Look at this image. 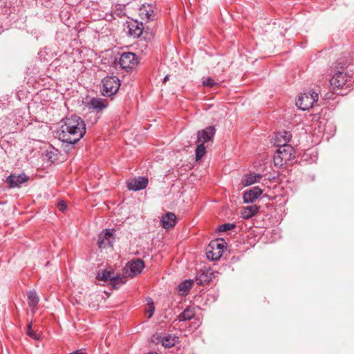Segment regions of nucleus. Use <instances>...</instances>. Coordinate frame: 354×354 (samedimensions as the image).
Masks as SVG:
<instances>
[{
  "mask_svg": "<svg viewBox=\"0 0 354 354\" xmlns=\"http://www.w3.org/2000/svg\"><path fill=\"white\" fill-rule=\"evenodd\" d=\"M62 124L57 131V138L65 147H73L86 133L84 121L78 115H73L62 120Z\"/></svg>",
  "mask_w": 354,
  "mask_h": 354,
  "instance_id": "obj_1",
  "label": "nucleus"
},
{
  "mask_svg": "<svg viewBox=\"0 0 354 354\" xmlns=\"http://www.w3.org/2000/svg\"><path fill=\"white\" fill-rule=\"evenodd\" d=\"M280 136H283L284 140L281 143L279 142H274V145L279 148L273 158L274 165L278 167L287 164L295 157L294 148L288 144L291 138V134L288 131H283L278 136V138Z\"/></svg>",
  "mask_w": 354,
  "mask_h": 354,
  "instance_id": "obj_2",
  "label": "nucleus"
},
{
  "mask_svg": "<svg viewBox=\"0 0 354 354\" xmlns=\"http://www.w3.org/2000/svg\"><path fill=\"white\" fill-rule=\"evenodd\" d=\"M338 65H342L339 68L341 71H337L330 80V86L333 90L346 88H348L351 85V77L348 73V68L352 70V64H346L339 62Z\"/></svg>",
  "mask_w": 354,
  "mask_h": 354,
  "instance_id": "obj_3",
  "label": "nucleus"
},
{
  "mask_svg": "<svg viewBox=\"0 0 354 354\" xmlns=\"http://www.w3.org/2000/svg\"><path fill=\"white\" fill-rule=\"evenodd\" d=\"M120 80L115 76H106L102 80L100 92L104 97H112L118 91Z\"/></svg>",
  "mask_w": 354,
  "mask_h": 354,
  "instance_id": "obj_4",
  "label": "nucleus"
},
{
  "mask_svg": "<svg viewBox=\"0 0 354 354\" xmlns=\"http://www.w3.org/2000/svg\"><path fill=\"white\" fill-rule=\"evenodd\" d=\"M318 92L310 90L301 93L296 100L295 104L298 109L306 111L313 107V104L318 101Z\"/></svg>",
  "mask_w": 354,
  "mask_h": 354,
  "instance_id": "obj_5",
  "label": "nucleus"
},
{
  "mask_svg": "<svg viewBox=\"0 0 354 354\" xmlns=\"http://www.w3.org/2000/svg\"><path fill=\"white\" fill-rule=\"evenodd\" d=\"M145 268L143 260L137 259L131 261H129L123 268L124 274L129 277H133L140 274Z\"/></svg>",
  "mask_w": 354,
  "mask_h": 354,
  "instance_id": "obj_6",
  "label": "nucleus"
},
{
  "mask_svg": "<svg viewBox=\"0 0 354 354\" xmlns=\"http://www.w3.org/2000/svg\"><path fill=\"white\" fill-rule=\"evenodd\" d=\"M137 64L136 55L131 52L123 53L120 57L119 64L122 69L132 68Z\"/></svg>",
  "mask_w": 354,
  "mask_h": 354,
  "instance_id": "obj_7",
  "label": "nucleus"
},
{
  "mask_svg": "<svg viewBox=\"0 0 354 354\" xmlns=\"http://www.w3.org/2000/svg\"><path fill=\"white\" fill-rule=\"evenodd\" d=\"M148 179L139 176L127 181V188L129 190L139 191L145 189L148 185Z\"/></svg>",
  "mask_w": 354,
  "mask_h": 354,
  "instance_id": "obj_8",
  "label": "nucleus"
},
{
  "mask_svg": "<svg viewBox=\"0 0 354 354\" xmlns=\"http://www.w3.org/2000/svg\"><path fill=\"white\" fill-rule=\"evenodd\" d=\"M216 129L213 126H209L207 128L198 131L197 133V142L205 144L209 142L214 136Z\"/></svg>",
  "mask_w": 354,
  "mask_h": 354,
  "instance_id": "obj_9",
  "label": "nucleus"
},
{
  "mask_svg": "<svg viewBox=\"0 0 354 354\" xmlns=\"http://www.w3.org/2000/svg\"><path fill=\"white\" fill-rule=\"evenodd\" d=\"M113 240V234L109 230H105L99 234L97 245L100 248H106L111 245Z\"/></svg>",
  "mask_w": 354,
  "mask_h": 354,
  "instance_id": "obj_10",
  "label": "nucleus"
},
{
  "mask_svg": "<svg viewBox=\"0 0 354 354\" xmlns=\"http://www.w3.org/2000/svg\"><path fill=\"white\" fill-rule=\"evenodd\" d=\"M262 189L259 187H254L252 189L245 191L243 196L244 203H253L262 194Z\"/></svg>",
  "mask_w": 354,
  "mask_h": 354,
  "instance_id": "obj_11",
  "label": "nucleus"
},
{
  "mask_svg": "<svg viewBox=\"0 0 354 354\" xmlns=\"http://www.w3.org/2000/svg\"><path fill=\"white\" fill-rule=\"evenodd\" d=\"M28 178L25 174L15 176L13 174L7 177L6 182L9 184V187L14 188L20 186L22 183L26 182Z\"/></svg>",
  "mask_w": 354,
  "mask_h": 354,
  "instance_id": "obj_12",
  "label": "nucleus"
},
{
  "mask_svg": "<svg viewBox=\"0 0 354 354\" xmlns=\"http://www.w3.org/2000/svg\"><path fill=\"white\" fill-rule=\"evenodd\" d=\"M176 223V216L174 213L168 212L162 216L161 225L165 229L173 227Z\"/></svg>",
  "mask_w": 354,
  "mask_h": 354,
  "instance_id": "obj_13",
  "label": "nucleus"
},
{
  "mask_svg": "<svg viewBox=\"0 0 354 354\" xmlns=\"http://www.w3.org/2000/svg\"><path fill=\"white\" fill-rule=\"evenodd\" d=\"M129 33L133 37H140L142 34L143 24L138 21H133L128 24Z\"/></svg>",
  "mask_w": 354,
  "mask_h": 354,
  "instance_id": "obj_14",
  "label": "nucleus"
},
{
  "mask_svg": "<svg viewBox=\"0 0 354 354\" xmlns=\"http://www.w3.org/2000/svg\"><path fill=\"white\" fill-rule=\"evenodd\" d=\"M213 272L210 269L207 270H201V273L196 277V281L198 285L203 286L209 283L212 279Z\"/></svg>",
  "mask_w": 354,
  "mask_h": 354,
  "instance_id": "obj_15",
  "label": "nucleus"
},
{
  "mask_svg": "<svg viewBox=\"0 0 354 354\" xmlns=\"http://www.w3.org/2000/svg\"><path fill=\"white\" fill-rule=\"evenodd\" d=\"M259 211V207L257 205H250L245 207L241 211V217L243 219H249L257 214Z\"/></svg>",
  "mask_w": 354,
  "mask_h": 354,
  "instance_id": "obj_16",
  "label": "nucleus"
},
{
  "mask_svg": "<svg viewBox=\"0 0 354 354\" xmlns=\"http://www.w3.org/2000/svg\"><path fill=\"white\" fill-rule=\"evenodd\" d=\"M261 178V176L260 174H247L243 176L241 180V184L244 187L250 186L253 183L259 182Z\"/></svg>",
  "mask_w": 354,
  "mask_h": 354,
  "instance_id": "obj_17",
  "label": "nucleus"
},
{
  "mask_svg": "<svg viewBox=\"0 0 354 354\" xmlns=\"http://www.w3.org/2000/svg\"><path fill=\"white\" fill-rule=\"evenodd\" d=\"M104 100L101 98L93 97L88 102L90 109H93L97 111H100L106 107Z\"/></svg>",
  "mask_w": 354,
  "mask_h": 354,
  "instance_id": "obj_18",
  "label": "nucleus"
},
{
  "mask_svg": "<svg viewBox=\"0 0 354 354\" xmlns=\"http://www.w3.org/2000/svg\"><path fill=\"white\" fill-rule=\"evenodd\" d=\"M28 301L32 313H35L37 306L39 303V298L35 290H30L27 293Z\"/></svg>",
  "mask_w": 354,
  "mask_h": 354,
  "instance_id": "obj_19",
  "label": "nucleus"
},
{
  "mask_svg": "<svg viewBox=\"0 0 354 354\" xmlns=\"http://www.w3.org/2000/svg\"><path fill=\"white\" fill-rule=\"evenodd\" d=\"M115 273L113 271L104 270L101 272H99L97 274V278L99 280L106 282L117 280L115 278H113Z\"/></svg>",
  "mask_w": 354,
  "mask_h": 354,
  "instance_id": "obj_20",
  "label": "nucleus"
},
{
  "mask_svg": "<svg viewBox=\"0 0 354 354\" xmlns=\"http://www.w3.org/2000/svg\"><path fill=\"white\" fill-rule=\"evenodd\" d=\"M195 315L194 309L188 307L185 308L178 316V319L179 322H185L192 319Z\"/></svg>",
  "mask_w": 354,
  "mask_h": 354,
  "instance_id": "obj_21",
  "label": "nucleus"
},
{
  "mask_svg": "<svg viewBox=\"0 0 354 354\" xmlns=\"http://www.w3.org/2000/svg\"><path fill=\"white\" fill-rule=\"evenodd\" d=\"M194 282L192 280H185L180 283L178 286V290L181 295H187L192 288Z\"/></svg>",
  "mask_w": 354,
  "mask_h": 354,
  "instance_id": "obj_22",
  "label": "nucleus"
},
{
  "mask_svg": "<svg viewBox=\"0 0 354 354\" xmlns=\"http://www.w3.org/2000/svg\"><path fill=\"white\" fill-rule=\"evenodd\" d=\"M176 339L178 337L175 335H169L165 336L162 339V345L165 348H171L175 345Z\"/></svg>",
  "mask_w": 354,
  "mask_h": 354,
  "instance_id": "obj_23",
  "label": "nucleus"
},
{
  "mask_svg": "<svg viewBox=\"0 0 354 354\" xmlns=\"http://www.w3.org/2000/svg\"><path fill=\"white\" fill-rule=\"evenodd\" d=\"M197 147L195 150V156L196 160H199L202 158V157L206 153V149L205 147V144L198 142Z\"/></svg>",
  "mask_w": 354,
  "mask_h": 354,
  "instance_id": "obj_24",
  "label": "nucleus"
},
{
  "mask_svg": "<svg viewBox=\"0 0 354 354\" xmlns=\"http://www.w3.org/2000/svg\"><path fill=\"white\" fill-rule=\"evenodd\" d=\"M113 278L117 279L114 281H111L110 282L113 288H118L121 285L125 283L126 282L124 277L121 276L120 274H115Z\"/></svg>",
  "mask_w": 354,
  "mask_h": 354,
  "instance_id": "obj_25",
  "label": "nucleus"
},
{
  "mask_svg": "<svg viewBox=\"0 0 354 354\" xmlns=\"http://www.w3.org/2000/svg\"><path fill=\"white\" fill-rule=\"evenodd\" d=\"M235 227H236V225L234 223H224L223 225H219L217 230L218 232H227L229 230H232Z\"/></svg>",
  "mask_w": 354,
  "mask_h": 354,
  "instance_id": "obj_26",
  "label": "nucleus"
},
{
  "mask_svg": "<svg viewBox=\"0 0 354 354\" xmlns=\"http://www.w3.org/2000/svg\"><path fill=\"white\" fill-rule=\"evenodd\" d=\"M221 257V252L218 251L217 252H214L212 250H208L207 252V259L215 261Z\"/></svg>",
  "mask_w": 354,
  "mask_h": 354,
  "instance_id": "obj_27",
  "label": "nucleus"
},
{
  "mask_svg": "<svg viewBox=\"0 0 354 354\" xmlns=\"http://www.w3.org/2000/svg\"><path fill=\"white\" fill-rule=\"evenodd\" d=\"M27 333L30 337H32L34 339H39L40 338V335L39 334H37L32 330L31 323L28 325Z\"/></svg>",
  "mask_w": 354,
  "mask_h": 354,
  "instance_id": "obj_28",
  "label": "nucleus"
},
{
  "mask_svg": "<svg viewBox=\"0 0 354 354\" xmlns=\"http://www.w3.org/2000/svg\"><path fill=\"white\" fill-rule=\"evenodd\" d=\"M203 84L205 86L212 88L216 84V82L212 78L206 77L203 80Z\"/></svg>",
  "mask_w": 354,
  "mask_h": 354,
  "instance_id": "obj_29",
  "label": "nucleus"
},
{
  "mask_svg": "<svg viewBox=\"0 0 354 354\" xmlns=\"http://www.w3.org/2000/svg\"><path fill=\"white\" fill-rule=\"evenodd\" d=\"M209 247L213 250L214 247H216L218 249V251H221V253L223 251L224 246L221 243H218L217 241H212L209 244Z\"/></svg>",
  "mask_w": 354,
  "mask_h": 354,
  "instance_id": "obj_30",
  "label": "nucleus"
},
{
  "mask_svg": "<svg viewBox=\"0 0 354 354\" xmlns=\"http://www.w3.org/2000/svg\"><path fill=\"white\" fill-rule=\"evenodd\" d=\"M145 16L148 20H151V21L154 20L155 17H156V15H155L153 10H151V8L149 10H146Z\"/></svg>",
  "mask_w": 354,
  "mask_h": 354,
  "instance_id": "obj_31",
  "label": "nucleus"
},
{
  "mask_svg": "<svg viewBox=\"0 0 354 354\" xmlns=\"http://www.w3.org/2000/svg\"><path fill=\"white\" fill-rule=\"evenodd\" d=\"M281 133V132H278V133L275 135V138H274V143L275 142H281V143L282 142H283L284 138H283V136H282V137H281V136H280L279 138H278V136H279Z\"/></svg>",
  "mask_w": 354,
  "mask_h": 354,
  "instance_id": "obj_32",
  "label": "nucleus"
},
{
  "mask_svg": "<svg viewBox=\"0 0 354 354\" xmlns=\"http://www.w3.org/2000/svg\"><path fill=\"white\" fill-rule=\"evenodd\" d=\"M58 207L62 212H64L66 208V205L63 201H62L59 202Z\"/></svg>",
  "mask_w": 354,
  "mask_h": 354,
  "instance_id": "obj_33",
  "label": "nucleus"
},
{
  "mask_svg": "<svg viewBox=\"0 0 354 354\" xmlns=\"http://www.w3.org/2000/svg\"><path fill=\"white\" fill-rule=\"evenodd\" d=\"M151 306L149 307V317H151L154 313V310H155V308H154V306H153V303L152 301H151Z\"/></svg>",
  "mask_w": 354,
  "mask_h": 354,
  "instance_id": "obj_34",
  "label": "nucleus"
},
{
  "mask_svg": "<svg viewBox=\"0 0 354 354\" xmlns=\"http://www.w3.org/2000/svg\"><path fill=\"white\" fill-rule=\"evenodd\" d=\"M70 354H86V352L84 349H79L71 353Z\"/></svg>",
  "mask_w": 354,
  "mask_h": 354,
  "instance_id": "obj_35",
  "label": "nucleus"
},
{
  "mask_svg": "<svg viewBox=\"0 0 354 354\" xmlns=\"http://www.w3.org/2000/svg\"><path fill=\"white\" fill-rule=\"evenodd\" d=\"M48 51H49V48H45L44 49V50L40 51V53H39V55L41 57L43 55V53L47 54Z\"/></svg>",
  "mask_w": 354,
  "mask_h": 354,
  "instance_id": "obj_36",
  "label": "nucleus"
},
{
  "mask_svg": "<svg viewBox=\"0 0 354 354\" xmlns=\"http://www.w3.org/2000/svg\"><path fill=\"white\" fill-rule=\"evenodd\" d=\"M169 78V76L168 75H166V76L163 78L162 82H163V83L167 82L168 81Z\"/></svg>",
  "mask_w": 354,
  "mask_h": 354,
  "instance_id": "obj_37",
  "label": "nucleus"
},
{
  "mask_svg": "<svg viewBox=\"0 0 354 354\" xmlns=\"http://www.w3.org/2000/svg\"><path fill=\"white\" fill-rule=\"evenodd\" d=\"M148 354H158L157 353H155V352H153V353H149Z\"/></svg>",
  "mask_w": 354,
  "mask_h": 354,
  "instance_id": "obj_38",
  "label": "nucleus"
}]
</instances>
